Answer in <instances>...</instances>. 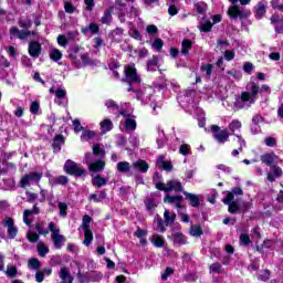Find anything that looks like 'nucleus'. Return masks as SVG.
Listing matches in <instances>:
<instances>
[{"instance_id": "39448f33", "label": "nucleus", "mask_w": 283, "mask_h": 283, "mask_svg": "<svg viewBox=\"0 0 283 283\" xmlns=\"http://www.w3.org/2000/svg\"><path fill=\"white\" fill-rule=\"evenodd\" d=\"M130 92H135L137 101H140L143 105H147L150 103V107H153L154 114H158V112H156V104H154V99H153L154 94H156V91L154 90V87L146 86L139 90L135 88V91H130Z\"/></svg>"}, {"instance_id": "423d86ee", "label": "nucleus", "mask_w": 283, "mask_h": 283, "mask_svg": "<svg viewBox=\"0 0 283 283\" xmlns=\"http://www.w3.org/2000/svg\"><path fill=\"white\" fill-rule=\"evenodd\" d=\"M156 189H158L159 191H165L166 193H169L170 191H175L176 193H185L182 182L177 179H170L166 182V185L163 182H157Z\"/></svg>"}, {"instance_id": "2eb2a0df", "label": "nucleus", "mask_w": 283, "mask_h": 283, "mask_svg": "<svg viewBox=\"0 0 283 283\" xmlns=\"http://www.w3.org/2000/svg\"><path fill=\"white\" fill-rule=\"evenodd\" d=\"M40 212L41 211L39 210V207L36 205H34L32 209L24 210V212H23L24 224H27V227H31L32 220L30 219V216H32V214L39 216Z\"/></svg>"}, {"instance_id": "4be33fe9", "label": "nucleus", "mask_w": 283, "mask_h": 283, "mask_svg": "<svg viewBox=\"0 0 283 283\" xmlns=\"http://www.w3.org/2000/svg\"><path fill=\"white\" fill-rule=\"evenodd\" d=\"M63 145H65V137H63V135H56L53 138V143H52V148L54 154H59Z\"/></svg>"}, {"instance_id": "2f4dec72", "label": "nucleus", "mask_w": 283, "mask_h": 283, "mask_svg": "<svg viewBox=\"0 0 283 283\" xmlns=\"http://www.w3.org/2000/svg\"><path fill=\"white\" fill-rule=\"evenodd\" d=\"M92 185L93 187H97V189H101V187H105V185H107V179H105L103 176L101 175H96L93 179H92Z\"/></svg>"}, {"instance_id": "a19ab883", "label": "nucleus", "mask_w": 283, "mask_h": 283, "mask_svg": "<svg viewBox=\"0 0 283 283\" xmlns=\"http://www.w3.org/2000/svg\"><path fill=\"white\" fill-rule=\"evenodd\" d=\"M146 67L148 72H156L158 69V56L154 55L150 60H148Z\"/></svg>"}, {"instance_id": "bf43d9fd", "label": "nucleus", "mask_w": 283, "mask_h": 283, "mask_svg": "<svg viewBox=\"0 0 283 283\" xmlns=\"http://www.w3.org/2000/svg\"><path fill=\"white\" fill-rule=\"evenodd\" d=\"M64 10L67 14H74L76 12V7L71 1H64Z\"/></svg>"}, {"instance_id": "e2e57ef3", "label": "nucleus", "mask_w": 283, "mask_h": 283, "mask_svg": "<svg viewBox=\"0 0 283 283\" xmlns=\"http://www.w3.org/2000/svg\"><path fill=\"white\" fill-rule=\"evenodd\" d=\"M17 273H18V271H17V266H14V265H9L8 268H7V271H6V275H7V277H17Z\"/></svg>"}, {"instance_id": "393cba45", "label": "nucleus", "mask_w": 283, "mask_h": 283, "mask_svg": "<svg viewBox=\"0 0 283 283\" xmlns=\"http://www.w3.org/2000/svg\"><path fill=\"white\" fill-rule=\"evenodd\" d=\"M136 127H137V124H136V117L135 116L127 117L124 120V129L126 132H128V133L136 132Z\"/></svg>"}, {"instance_id": "ddd939ff", "label": "nucleus", "mask_w": 283, "mask_h": 283, "mask_svg": "<svg viewBox=\"0 0 283 283\" xmlns=\"http://www.w3.org/2000/svg\"><path fill=\"white\" fill-rule=\"evenodd\" d=\"M69 56L71 61L74 63L75 67H83V65H92V60L87 54H82V55L70 54Z\"/></svg>"}, {"instance_id": "bb28decb", "label": "nucleus", "mask_w": 283, "mask_h": 283, "mask_svg": "<svg viewBox=\"0 0 283 283\" xmlns=\"http://www.w3.org/2000/svg\"><path fill=\"white\" fill-rule=\"evenodd\" d=\"M51 187H56V185L65 186L70 182V178L67 176H57L49 180Z\"/></svg>"}, {"instance_id": "4d7b16f0", "label": "nucleus", "mask_w": 283, "mask_h": 283, "mask_svg": "<svg viewBox=\"0 0 283 283\" xmlns=\"http://www.w3.org/2000/svg\"><path fill=\"white\" fill-rule=\"evenodd\" d=\"M38 253H39L40 258H45V255H48L50 253V249L48 248V245H45V243H39L38 244Z\"/></svg>"}, {"instance_id": "ea45409f", "label": "nucleus", "mask_w": 283, "mask_h": 283, "mask_svg": "<svg viewBox=\"0 0 283 283\" xmlns=\"http://www.w3.org/2000/svg\"><path fill=\"white\" fill-rule=\"evenodd\" d=\"M150 242L154 244V247H156L157 249H163V247H165V239H163V237L158 235V234H154L150 238Z\"/></svg>"}, {"instance_id": "cd10ccee", "label": "nucleus", "mask_w": 283, "mask_h": 283, "mask_svg": "<svg viewBox=\"0 0 283 283\" xmlns=\"http://www.w3.org/2000/svg\"><path fill=\"white\" fill-rule=\"evenodd\" d=\"M184 196H186V200L190 202L191 207H200V198L195 193L184 191Z\"/></svg>"}, {"instance_id": "864d4df0", "label": "nucleus", "mask_w": 283, "mask_h": 283, "mask_svg": "<svg viewBox=\"0 0 283 283\" xmlns=\"http://www.w3.org/2000/svg\"><path fill=\"white\" fill-rule=\"evenodd\" d=\"M57 209L60 210L59 216L61 218H66L67 217V203L59 201L57 202Z\"/></svg>"}, {"instance_id": "f257e3e1", "label": "nucleus", "mask_w": 283, "mask_h": 283, "mask_svg": "<svg viewBox=\"0 0 283 283\" xmlns=\"http://www.w3.org/2000/svg\"><path fill=\"white\" fill-rule=\"evenodd\" d=\"M258 94L269 98L271 95V87L264 84L260 88L255 83H251L248 85V92H242L239 97L235 98L233 104V109H249L251 105H255V101H258Z\"/></svg>"}, {"instance_id": "a878e982", "label": "nucleus", "mask_w": 283, "mask_h": 283, "mask_svg": "<svg viewBox=\"0 0 283 283\" xmlns=\"http://www.w3.org/2000/svg\"><path fill=\"white\" fill-rule=\"evenodd\" d=\"M117 171L119 174H127V176H132V166L128 161H119L117 163Z\"/></svg>"}, {"instance_id": "0eeeda50", "label": "nucleus", "mask_w": 283, "mask_h": 283, "mask_svg": "<svg viewBox=\"0 0 283 283\" xmlns=\"http://www.w3.org/2000/svg\"><path fill=\"white\" fill-rule=\"evenodd\" d=\"M49 231L51 232V240L55 249H61V247H63V242H65V238L61 234V230L56 228V223L50 222Z\"/></svg>"}, {"instance_id": "58836bf2", "label": "nucleus", "mask_w": 283, "mask_h": 283, "mask_svg": "<svg viewBox=\"0 0 283 283\" xmlns=\"http://www.w3.org/2000/svg\"><path fill=\"white\" fill-rule=\"evenodd\" d=\"M49 56L51 61H54L55 63H59L61 59H63V53L59 49H51L49 52Z\"/></svg>"}, {"instance_id": "7ed1b4c3", "label": "nucleus", "mask_w": 283, "mask_h": 283, "mask_svg": "<svg viewBox=\"0 0 283 283\" xmlns=\"http://www.w3.org/2000/svg\"><path fill=\"white\" fill-rule=\"evenodd\" d=\"M229 1L230 3L233 4L228 9V17L230 19H232L233 21H238V19H240V21H243V19H249V17H251V10L235 4L239 2L241 3V6H249V3H251V0H229Z\"/></svg>"}, {"instance_id": "20e7f679", "label": "nucleus", "mask_w": 283, "mask_h": 283, "mask_svg": "<svg viewBox=\"0 0 283 283\" xmlns=\"http://www.w3.org/2000/svg\"><path fill=\"white\" fill-rule=\"evenodd\" d=\"M123 81L129 85L127 92H136V87L143 83L140 75L136 72V65L128 64L124 67Z\"/></svg>"}, {"instance_id": "4468645a", "label": "nucleus", "mask_w": 283, "mask_h": 283, "mask_svg": "<svg viewBox=\"0 0 283 283\" xmlns=\"http://www.w3.org/2000/svg\"><path fill=\"white\" fill-rule=\"evenodd\" d=\"M261 163L268 167H277L282 160H280V157L275 153H268L261 156Z\"/></svg>"}, {"instance_id": "c03bdc74", "label": "nucleus", "mask_w": 283, "mask_h": 283, "mask_svg": "<svg viewBox=\"0 0 283 283\" xmlns=\"http://www.w3.org/2000/svg\"><path fill=\"white\" fill-rule=\"evenodd\" d=\"M105 106L107 107V109H109V112H113L115 114L120 111V106H118V104L114 99H107L105 102Z\"/></svg>"}, {"instance_id": "8fccbe9b", "label": "nucleus", "mask_w": 283, "mask_h": 283, "mask_svg": "<svg viewBox=\"0 0 283 283\" xmlns=\"http://www.w3.org/2000/svg\"><path fill=\"white\" fill-rule=\"evenodd\" d=\"M213 28V23H211V21L209 20H202L200 22V27L199 30H201V32H211V29Z\"/></svg>"}, {"instance_id": "6e6d98bb", "label": "nucleus", "mask_w": 283, "mask_h": 283, "mask_svg": "<svg viewBox=\"0 0 283 283\" xmlns=\"http://www.w3.org/2000/svg\"><path fill=\"white\" fill-rule=\"evenodd\" d=\"M167 143V137H165V130H158L157 145L160 148L165 147Z\"/></svg>"}, {"instance_id": "5701e85b", "label": "nucleus", "mask_w": 283, "mask_h": 283, "mask_svg": "<svg viewBox=\"0 0 283 283\" xmlns=\"http://www.w3.org/2000/svg\"><path fill=\"white\" fill-rule=\"evenodd\" d=\"M266 14V2L260 1L254 7V17L255 19H262Z\"/></svg>"}, {"instance_id": "37998d69", "label": "nucleus", "mask_w": 283, "mask_h": 283, "mask_svg": "<svg viewBox=\"0 0 283 283\" xmlns=\"http://www.w3.org/2000/svg\"><path fill=\"white\" fill-rule=\"evenodd\" d=\"M164 220L165 223L168 224H174V222H176V213L171 212L169 210H165L164 212Z\"/></svg>"}, {"instance_id": "a18cd8bd", "label": "nucleus", "mask_w": 283, "mask_h": 283, "mask_svg": "<svg viewBox=\"0 0 283 283\" xmlns=\"http://www.w3.org/2000/svg\"><path fill=\"white\" fill-rule=\"evenodd\" d=\"M185 198L182 196H170L166 195L164 198V202H167L168 205H175V202H182Z\"/></svg>"}, {"instance_id": "052dcab7", "label": "nucleus", "mask_w": 283, "mask_h": 283, "mask_svg": "<svg viewBox=\"0 0 283 283\" xmlns=\"http://www.w3.org/2000/svg\"><path fill=\"white\" fill-rule=\"evenodd\" d=\"M40 196V202H45V200H52V195L46 189L41 188Z\"/></svg>"}, {"instance_id": "9d476101", "label": "nucleus", "mask_w": 283, "mask_h": 283, "mask_svg": "<svg viewBox=\"0 0 283 283\" xmlns=\"http://www.w3.org/2000/svg\"><path fill=\"white\" fill-rule=\"evenodd\" d=\"M64 171L69 174V176H76L81 178V176H85V170L78 167V164L72 161L71 159L66 160L64 164Z\"/></svg>"}, {"instance_id": "680f3d73", "label": "nucleus", "mask_w": 283, "mask_h": 283, "mask_svg": "<svg viewBox=\"0 0 283 283\" xmlns=\"http://www.w3.org/2000/svg\"><path fill=\"white\" fill-rule=\"evenodd\" d=\"M163 45H165V43L163 42V39H160V38L155 39V41L153 42V48H154V50H156V52H161Z\"/></svg>"}, {"instance_id": "dca6fc26", "label": "nucleus", "mask_w": 283, "mask_h": 283, "mask_svg": "<svg viewBox=\"0 0 283 283\" xmlns=\"http://www.w3.org/2000/svg\"><path fill=\"white\" fill-rule=\"evenodd\" d=\"M282 176L283 170L280 168V166H272L268 172V181L275 182V180H277V178H282Z\"/></svg>"}, {"instance_id": "9b49d317", "label": "nucleus", "mask_w": 283, "mask_h": 283, "mask_svg": "<svg viewBox=\"0 0 283 283\" xmlns=\"http://www.w3.org/2000/svg\"><path fill=\"white\" fill-rule=\"evenodd\" d=\"M2 226L4 227V229H7V233L10 240H14V238L19 235V228L14 224V219H12L11 217H6L2 220Z\"/></svg>"}, {"instance_id": "774afa93", "label": "nucleus", "mask_w": 283, "mask_h": 283, "mask_svg": "<svg viewBox=\"0 0 283 283\" xmlns=\"http://www.w3.org/2000/svg\"><path fill=\"white\" fill-rule=\"evenodd\" d=\"M271 6L273 10H279L280 12H283V4L280 3V0H272Z\"/></svg>"}, {"instance_id": "c9c22d12", "label": "nucleus", "mask_w": 283, "mask_h": 283, "mask_svg": "<svg viewBox=\"0 0 283 283\" xmlns=\"http://www.w3.org/2000/svg\"><path fill=\"white\" fill-rule=\"evenodd\" d=\"M83 231H84L83 244H85V247H90V244H92V242L94 241V233L92 232V229H90V228L83 229Z\"/></svg>"}, {"instance_id": "a211bd4d", "label": "nucleus", "mask_w": 283, "mask_h": 283, "mask_svg": "<svg viewBox=\"0 0 283 283\" xmlns=\"http://www.w3.org/2000/svg\"><path fill=\"white\" fill-rule=\"evenodd\" d=\"M41 43L35 41L29 43V54L33 59H39V56H41Z\"/></svg>"}, {"instance_id": "f3484780", "label": "nucleus", "mask_w": 283, "mask_h": 283, "mask_svg": "<svg viewBox=\"0 0 283 283\" xmlns=\"http://www.w3.org/2000/svg\"><path fill=\"white\" fill-rule=\"evenodd\" d=\"M59 277L62 283H73L74 276H72V273H70V269L63 266L59 271Z\"/></svg>"}, {"instance_id": "4c0bfd02", "label": "nucleus", "mask_w": 283, "mask_h": 283, "mask_svg": "<svg viewBox=\"0 0 283 283\" xmlns=\"http://www.w3.org/2000/svg\"><path fill=\"white\" fill-rule=\"evenodd\" d=\"M87 32H91V34H98V32H101V28L96 23H91L82 29L83 34H87Z\"/></svg>"}, {"instance_id": "72a5a7b5", "label": "nucleus", "mask_w": 283, "mask_h": 283, "mask_svg": "<svg viewBox=\"0 0 283 283\" xmlns=\"http://www.w3.org/2000/svg\"><path fill=\"white\" fill-rule=\"evenodd\" d=\"M96 138V132L84 129L81 135L82 143H87V140H94Z\"/></svg>"}, {"instance_id": "49530a36", "label": "nucleus", "mask_w": 283, "mask_h": 283, "mask_svg": "<svg viewBox=\"0 0 283 283\" xmlns=\"http://www.w3.org/2000/svg\"><path fill=\"white\" fill-rule=\"evenodd\" d=\"M191 48H193V43L190 40H184L181 42V54L184 56H187V54H189V50H191Z\"/></svg>"}, {"instance_id": "6ab92c4d", "label": "nucleus", "mask_w": 283, "mask_h": 283, "mask_svg": "<svg viewBox=\"0 0 283 283\" xmlns=\"http://www.w3.org/2000/svg\"><path fill=\"white\" fill-rule=\"evenodd\" d=\"M132 169H135L136 171H140V174H147V171H149V164H147V161L143 159H139L132 164Z\"/></svg>"}, {"instance_id": "09e8293b", "label": "nucleus", "mask_w": 283, "mask_h": 283, "mask_svg": "<svg viewBox=\"0 0 283 283\" xmlns=\"http://www.w3.org/2000/svg\"><path fill=\"white\" fill-rule=\"evenodd\" d=\"M193 96H196V91L190 90V91H186L181 96V98L182 101H185V103H193Z\"/></svg>"}, {"instance_id": "de8ad7c7", "label": "nucleus", "mask_w": 283, "mask_h": 283, "mask_svg": "<svg viewBox=\"0 0 283 283\" xmlns=\"http://www.w3.org/2000/svg\"><path fill=\"white\" fill-rule=\"evenodd\" d=\"M189 233L192 238H200L202 235V227L198 224L191 226Z\"/></svg>"}, {"instance_id": "1a4fd4ad", "label": "nucleus", "mask_w": 283, "mask_h": 283, "mask_svg": "<svg viewBox=\"0 0 283 283\" xmlns=\"http://www.w3.org/2000/svg\"><path fill=\"white\" fill-rule=\"evenodd\" d=\"M210 129L213 134L212 136L214 140H217L219 145H224V143H229V137L231 136L229 129L224 128L221 130L220 126L218 125H212Z\"/></svg>"}, {"instance_id": "0e129e2a", "label": "nucleus", "mask_w": 283, "mask_h": 283, "mask_svg": "<svg viewBox=\"0 0 283 283\" xmlns=\"http://www.w3.org/2000/svg\"><path fill=\"white\" fill-rule=\"evenodd\" d=\"M264 145H266V147H275L277 145V139L271 136L265 137Z\"/></svg>"}, {"instance_id": "473e14b6", "label": "nucleus", "mask_w": 283, "mask_h": 283, "mask_svg": "<svg viewBox=\"0 0 283 283\" xmlns=\"http://www.w3.org/2000/svg\"><path fill=\"white\" fill-rule=\"evenodd\" d=\"M112 12H114V8H108L104 11V15L101 19V23L104 25H109L112 23Z\"/></svg>"}, {"instance_id": "6e6552de", "label": "nucleus", "mask_w": 283, "mask_h": 283, "mask_svg": "<svg viewBox=\"0 0 283 283\" xmlns=\"http://www.w3.org/2000/svg\"><path fill=\"white\" fill-rule=\"evenodd\" d=\"M85 163L88 166V171H93L94 174H99L105 170V161L103 159H95L92 161V154H85Z\"/></svg>"}, {"instance_id": "603ef678", "label": "nucleus", "mask_w": 283, "mask_h": 283, "mask_svg": "<svg viewBox=\"0 0 283 283\" xmlns=\"http://www.w3.org/2000/svg\"><path fill=\"white\" fill-rule=\"evenodd\" d=\"M55 98H57L59 104L61 105V101H67V92L63 88H57L55 91Z\"/></svg>"}, {"instance_id": "e433bc0d", "label": "nucleus", "mask_w": 283, "mask_h": 283, "mask_svg": "<svg viewBox=\"0 0 283 283\" xmlns=\"http://www.w3.org/2000/svg\"><path fill=\"white\" fill-rule=\"evenodd\" d=\"M42 264L41 261L36 258H31L28 261V269L30 271H39V269H41Z\"/></svg>"}, {"instance_id": "c756f323", "label": "nucleus", "mask_w": 283, "mask_h": 283, "mask_svg": "<svg viewBox=\"0 0 283 283\" xmlns=\"http://www.w3.org/2000/svg\"><path fill=\"white\" fill-rule=\"evenodd\" d=\"M242 129V122L240 119H233L229 126H228V132H230V136H233L235 132Z\"/></svg>"}, {"instance_id": "412c9836", "label": "nucleus", "mask_w": 283, "mask_h": 283, "mask_svg": "<svg viewBox=\"0 0 283 283\" xmlns=\"http://www.w3.org/2000/svg\"><path fill=\"white\" fill-rule=\"evenodd\" d=\"M271 24L274 25V30L276 34H283V18H280V15H272Z\"/></svg>"}, {"instance_id": "7c9ffc66", "label": "nucleus", "mask_w": 283, "mask_h": 283, "mask_svg": "<svg viewBox=\"0 0 283 283\" xmlns=\"http://www.w3.org/2000/svg\"><path fill=\"white\" fill-rule=\"evenodd\" d=\"M18 25H20L23 30H30L32 28V19L30 17H21L18 21Z\"/></svg>"}, {"instance_id": "79ce46f5", "label": "nucleus", "mask_w": 283, "mask_h": 283, "mask_svg": "<svg viewBox=\"0 0 283 283\" xmlns=\"http://www.w3.org/2000/svg\"><path fill=\"white\" fill-rule=\"evenodd\" d=\"M93 156L98 159L105 158V149L101 148V144L93 145Z\"/></svg>"}, {"instance_id": "c85d7f7f", "label": "nucleus", "mask_w": 283, "mask_h": 283, "mask_svg": "<svg viewBox=\"0 0 283 283\" xmlns=\"http://www.w3.org/2000/svg\"><path fill=\"white\" fill-rule=\"evenodd\" d=\"M172 242L175 247H182V244H187V238L185 234L177 232L172 237Z\"/></svg>"}, {"instance_id": "aec40b11", "label": "nucleus", "mask_w": 283, "mask_h": 283, "mask_svg": "<svg viewBox=\"0 0 283 283\" xmlns=\"http://www.w3.org/2000/svg\"><path fill=\"white\" fill-rule=\"evenodd\" d=\"M10 35L11 36H17L18 39H20L21 41H25V39H28V36L32 35V31H21L19 30V28L13 27L10 29Z\"/></svg>"}, {"instance_id": "f8f14e48", "label": "nucleus", "mask_w": 283, "mask_h": 283, "mask_svg": "<svg viewBox=\"0 0 283 283\" xmlns=\"http://www.w3.org/2000/svg\"><path fill=\"white\" fill-rule=\"evenodd\" d=\"M43 178V172H30L29 175H24L20 181V186L22 188L30 187V182H40Z\"/></svg>"}, {"instance_id": "338daca9", "label": "nucleus", "mask_w": 283, "mask_h": 283, "mask_svg": "<svg viewBox=\"0 0 283 283\" xmlns=\"http://www.w3.org/2000/svg\"><path fill=\"white\" fill-rule=\"evenodd\" d=\"M29 242H39V234L36 232L30 231L27 234Z\"/></svg>"}, {"instance_id": "f704fd0d", "label": "nucleus", "mask_w": 283, "mask_h": 283, "mask_svg": "<svg viewBox=\"0 0 283 283\" xmlns=\"http://www.w3.org/2000/svg\"><path fill=\"white\" fill-rule=\"evenodd\" d=\"M101 129L102 134H107V132H112V129H114V123H112V119L106 118L101 122Z\"/></svg>"}, {"instance_id": "5fc2aeb1", "label": "nucleus", "mask_w": 283, "mask_h": 283, "mask_svg": "<svg viewBox=\"0 0 283 283\" xmlns=\"http://www.w3.org/2000/svg\"><path fill=\"white\" fill-rule=\"evenodd\" d=\"M201 72H205L206 78H211L213 72V64H202L200 67Z\"/></svg>"}, {"instance_id": "3c124183", "label": "nucleus", "mask_w": 283, "mask_h": 283, "mask_svg": "<svg viewBox=\"0 0 283 283\" xmlns=\"http://www.w3.org/2000/svg\"><path fill=\"white\" fill-rule=\"evenodd\" d=\"M193 8L198 14H205L207 12V3L202 1L195 2Z\"/></svg>"}, {"instance_id": "13d9d810", "label": "nucleus", "mask_w": 283, "mask_h": 283, "mask_svg": "<svg viewBox=\"0 0 283 283\" xmlns=\"http://www.w3.org/2000/svg\"><path fill=\"white\" fill-rule=\"evenodd\" d=\"M179 154H181V156H191V145L181 144L179 147Z\"/></svg>"}, {"instance_id": "69168bd1", "label": "nucleus", "mask_w": 283, "mask_h": 283, "mask_svg": "<svg viewBox=\"0 0 283 283\" xmlns=\"http://www.w3.org/2000/svg\"><path fill=\"white\" fill-rule=\"evenodd\" d=\"M90 222H92V217L84 214L82 218V229H90Z\"/></svg>"}, {"instance_id": "f03ea898", "label": "nucleus", "mask_w": 283, "mask_h": 283, "mask_svg": "<svg viewBox=\"0 0 283 283\" xmlns=\"http://www.w3.org/2000/svg\"><path fill=\"white\" fill-rule=\"evenodd\" d=\"M223 193L226 197L222 199V202L228 206L229 213L235 214L239 211H241V213H247V211L253 209V200L242 201L240 205H238V201H234L235 196H243L244 191L242 188L234 187L231 191H224Z\"/></svg>"}, {"instance_id": "b1692460", "label": "nucleus", "mask_w": 283, "mask_h": 283, "mask_svg": "<svg viewBox=\"0 0 283 283\" xmlns=\"http://www.w3.org/2000/svg\"><path fill=\"white\" fill-rule=\"evenodd\" d=\"M157 167L164 169V171H171V169H174V165H171V161H166L165 156L158 157Z\"/></svg>"}]
</instances>
